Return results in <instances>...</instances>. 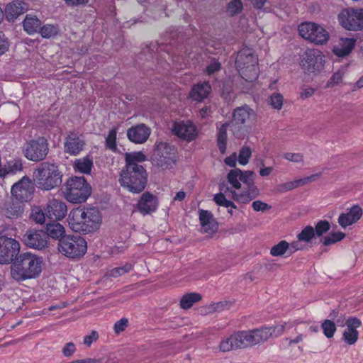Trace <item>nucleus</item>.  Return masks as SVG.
Returning <instances> with one entry per match:
<instances>
[{
	"label": "nucleus",
	"mask_w": 363,
	"mask_h": 363,
	"mask_svg": "<svg viewBox=\"0 0 363 363\" xmlns=\"http://www.w3.org/2000/svg\"><path fill=\"white\" fill-rule=\"evenodd\" d=\"M22 161L18 159L11 160L0 167V177H4L8 175H13L22 171Z\"/></svg>",
	"instance_id": "nucleus-32"
},
{
	"label": "nucleus",
	"mask_w": 363,
	"mask_h": 363,
	"mask_svg": "<svg viewBox=\"0 0 363 363\" xmlns=\"http://www.w3.org/2000/svg\"><path fill=\"white\" fill-rule=\"evenodd\" d=\"M12 197L22 202L29 199L33 193V186L28 177H23L20 181L14 184L11 189Z\"/></svg>",
	"instance_id": "nucleus-21"
},
{
	"label": "nucleus",
	"mask_w": 363,
	"mask_h": 363,
	"mask_svg": "<svg viewBox=\"0 0 363 363\" xmlns=\"http://www.w3.org/2000/svg\"><path fill=\"white\" fill-rule=\"evenodd\" d=\"M67 221L73 231L86 233L99 228L102 216L99 210L95 207H78L69 212Z\"/></svg>",
	"instance_id": "nucleus-2"
},
{
	"label": "nucleus",
	"mask_w": 363,
	"mask_h": 363,
	"mask_svg": "<svg viewBox=\"0 0 363 363\" xmlns=\"http://www.w3.org/2000/svg\"><path fill=\"white\" fill-rule=\"evenodd\" d=\"M60 32L57 25L45 24L40 28L39 33L43 38H51L55 37Z\"/></svg>",
	"instance_id": "nucleus-40"
},
{
	"label": "nucleus",
	"mask_w": 363,
	"mask_h": 363,
	"mask_svg": "<svg viewBox=\"0 0 363 363\" xmlns=\"http://www.w3.org/2000/svg\"><path fill=\"white\" fill-rule=\"evenodd\" d=\"M131 269V264H125L123 267L113 268L109 272V274L111 277H117L130 272Z\"/></svg>",
	"instance_id": "nucleus-53"
},
{
	"label": "nucleus",
	"mask_w": 363,
	"mask_h": 363,
	"mask_svg": "<svg viewBox=\"0 0 363 363\" xmlns=\"http://www.w3.org/2000/svg\"><path fill=\"white\" fill-rule=\"evenodd\" d=\"M361 325V320L355 317L350 318L345 320V323L342 322L340 324V326L345 325L347 327L342 334V338L347 344L352 345L357 341L359 333L357 329L359 328Z\"/></svg>",
	"instance_id": "nucleus-23"
},
{
	"label": "nucleus",
	"mask_w": 363,
	"mask_h": 363,
	"mask_svg": "<svg viewBox=\"0 0 363 363\" xmlns=\"http://www.w3.org/2000/svg\"><path fill=\"white\" fill-rule=\"evenodd\" d=\"M346 67H342L338 70H337L328 80L327 86L332 87L340 84L342 82V78L346 72Z\"/></svg>",
	"instance_id": "nucleus-45"
},
{
	"label": "nucleus",
	"mask_w": 363,
	"mask_h": 363,
	"mask_svg": "<svg viewBox=\"0 0 363 363\" xmlns=\"http://www.w3.org/2000/svg\"><path fill=\"white\" fill-rule=\"evenodd\" d=\"M65 230L64 226L59 223H50L47 225V236H50L53 239H60L64 237Z\"/></svg>",
	"instance_id": "nucleus-39"
},
{
	"label": "nucleus",
	"mask_w": 363,
	"mask_h": 363,
	"mask_svg": "<svg viewBox=\"0 0 363 363\" xmlns=\"http://www.w3.org/2000/svg\"><path fill=\"white\" fill-rule=\"evenodd\" d=\"M243 4L241 0H231L226 7V13L230 16H235L242 11Z\"/></svg>",
	"instance_id": "nucleus-44"
},
{
	"label": "nucleus",
	"mask_w": 363,
	"mask_h": 363,
	"mask_svg": "<svg viewBox=\"0 0 363 363\" xmlns=\"http://www.w3.org/2000/svg\"><path fill=\"white\" fill-rule=\"evenodd\" d=\"M20 252V243L16 239L0 236V264H10Z\"/></svg>",
	"instance_id": "nucleus-15"
},
{
	"label": "nucleus",
	"mask_w": 363,
	"mask_h": 363,
	"mask_svg": "<svg viewBox=\"0 0 363 363\" xmlns=\"http://www.w3.org/2000/svg\"><path fill=\"white\" fill-rule=\"evenodd\" d=\"M356 43L353 38H340L333 48V53L338 57H345L350 54Z\"/></svg>",
	"instance_id": "nucleus-30"
},
{
	"label": "nucleus",
	"mask_w": 363,
	"mask_h": 363,
	"mask_svg": "<svg viewBox=\"0 0 363 363\" xmlns=\"http://www.w3.org/2000/svg\"><path fill=\"white\" fill-rule=\"evenodd\" d=\"M252 152L250 147L247 146L242 147L239 152L238 156V162L240 165L245 166L248 162L251 157Z\"/></svg>",
	"instance_id": "nucleus-49"
},
{
	"label": "nucleus",
	"mask_w": 363,
	"mask_h": 363,
	"mask_svg": "<svg viewBox=\"0 0 363 363\" xmlns=\"http://www.w3.org/2000/svg\"><path fill=\"white\" fill-rule=\"evenodd\" d=\"M315 237L314 228L310 225L306 226L298 235L297 238L299 241L306 243L310 242Z\"/></svg>",
	"instance_id": "nucleus-41"
},
{
	"label": "nucleus",
	"mask_w": 363,
	"mask_h": 363,
	"mask_svg": "<svg viewBox=\"0 0 363 363\" xmlns=\"http://www.w3.org/2000/svg\"><path fill=\"white\" fill-rule=\"evenodd\" d=\"M84 145L85 141L82 135L70 132L65 138L64 152L72 156H77L84 150Z\"/></svg>",
	"instance_id": "nucleus-17"
},
{
	"label": "nucleus",
	"mask_w": 363,
	"mask_h": 363,
	"mask_svg": "<svg viewBox=\"0 0 363 363\" xmlns=\"http://www.w3.org/2000/svg\"><path fill=\"white\" fill-rule=\"evenodd\" d=\"M99 339V334L96 330H92L89 335L84 337L83 342L86 347H90L91 344Z\"/></svg>",
	"instance_id": "nucleus-56"
},
{
	"label": "nucleus",
	"mask_w": 363,
	"mask_h": 363,
	"mask_svg": "<svg viewBox=\"0 0 363 363\" xmlns=\"http://www.w3.org/2000/svg\"><path fill=\"white\" fill-rule=\"evenodd\" d=\"M320 177V173L313 174L308 177H305L303 178L296 179L294 181L288 182L284 183L280 186L281 191H290L294 189H296L298 186H303L306 184H308L311 182H314L317 179Z\"/></svg>",
	"instance_id": "nucleus-34"
},
{
	"label": "nucleus",
	"mask_w": 363,
	"mask_h": 363,
	"mask_svg": "<svg viewBox=\"0 0 363 363\" xmlns=\"http://www.w3.org/2000/svg\"><path fill=\"white\" fill-rule=\"evenodd\" d=\"M43 259L30 252L19 255L11 264V275L17 281L35 279L42 272Z\"/></svg>",
	"instance_id": "nucleus-3"
},
{
	"label": "nucleus",
	"mask_w": 363,
	"mask_h": 363,
	"mask_svg": "<svg viewBox=\"0 0 363 363\" xmlns=\"http://www.w3.org/2000/svg\"><path fill=\"white\" fill-rule=\"evenodd\" d=\"M28 10V4L23 0H13L6 4L4 16L9 22H14L17 18Z\"/></svg>",
	"instance_id": "nucleus-26"
},
{
	"label": "nucleus",
	"mask_w": 363,
	"mask_h": 363,
	"mask_svg": "<svg viewBox=\"0 0 363 363\" xmlns=\"http://www.w3.org/2000/svg\"><path fill=\"white\" fill-rule=\"evenodd\" d=\"M211 87L208 82L199 83L195 85L190 92V97L197 101L206 98L211 92Z\"/></svg>",
	"instance_id": "nucleus-33"
},
{
	"label": "nucleus",
	"mask_w": 363,
	"mask_h": 363,
	"mask_svg": "<svg viewBox=\"0 0 363 363\" xmlns=\"http://www.w3.org/2000/svg\"><path fill=\"white\" fill-rule=\"evenodd\" d=\"M151 129L144 123L132 126L127 130V137L130 141L135 144H143L149 138Z\"/></svg>",
	"instance_id": "nucleus-25"
},
{
	"label": "nucleus",
	"mask_w": 363,
	"mask_h": 363,
	"mask_svg": "<svg viewBox=\"0 0 363 363\" xmlns=\"http://www.w3.org/2000/svg\"><path fill=\"white\" fill-rule=\"evenodd\" d=\"M49 152V144L44 137L27 141L23 147V153L26 159L32 162H40L45 160Z\"/></svg>",
	"instance_id": "nucleus-12"
},
{
	"label": "nucleus",
	"mask_w": 363,
	"mask_h": 363,
	"mask_svg": "<svg viewBox=\"0 0 363 363\" xmlns=\"http://www.w3.org/2000/svg\"><path fill=\"white\" fill-rule=\"evenodd\" d=\"M199 216L201 229L203 232L213 233L217 230L218 223L211 211L200 209Z\"/></svg>",
	"instance_id": "nucleus-29"
},
{
	"label": "nucleus",
	"mask_w": 363,
	"mask_h": 363,
	"mask_svg": "<svg viewBox=\"0 0 363 363\" xmlns=\"http://www.w3.org/2000/svg\"><path fill=\"white\" fill-rule=\"evenodd\" d=\"M248 347L245 331H239L225 337L220 342L218 349L222 352H228Z\"/></svg>",
	"instance_id": "nucleus-16"
},
{
	"label": "nucleus",
	"mask_w": 363,
	"mask_h": 363,
	"mask_svg": "<svg viewBox=\"0 0 363 363\" xmlns=\"http://www.w3.org/2000/svg\"><path fill=\"white\" fill-rule=\"evenodd\" d=\"M213 201L218 206L236 208L235 203L233 201L228 200L222 193L216 194L213 197Z\"/></svg>",
	"instance_id": "nucleus-50"
},
{
	"label": "nucleus",
	"mask_w": 363,
	"mask_h": 363,
	"mask_svg": "<svg viewBox=\"0 0 363 363\" xmlns=\"http://www.w3.org/2000/svg\"><path fill=\"white\" fill-rule=\"evenodd\" d=\"M284 97L280 93H274L269 97L270 106L276 110H281L283 106Z\"/></svg>",
	"instance_id": "nucleus-51"
},
{
	"label": "nucleus",
	"mask_w": 363,
	"mask_h": 363,
	"mask_svg": "<svg viewBox=\"0 0 363 363\" xmlns=\"http://www.w3.org/2000/svg\"><path fill=\"white\" fill-rule=\"evenodd\" d=\"M45 211L46 216L50 220H61L67 213V207L62 200L52 199L48 201Z\"/></svg>",
	"instance_id": "nucleus-19"
},
{
	"label": "nucleus",
	"mask_w": 363,
	"mask_h": 363,
	"mask_svg": "<svg viewBox=\"0 0 363 363\" xmlns=\"http://www.w3.org/2000/svg\"><path fill=\"white\" fill-rule=\"evenodd\" d=\"M255 113L253 110L248 106H244L235 109L233 114L232 122L230 123L231 124V130L235 137H240L238 133V129L240 128L239 125H242L250 121V119L253 117Z\"/></svg>",
	"instance_id": "nucleus-20"
},
{
	"label": "nucleus",
	"mask_w": 363,
	"mask_h": 363,
	"mask_svg": "<svg viewBox=\"0 0 363 363\" xmlns=\"http://www.w3.org/2000/svg\"><path fill=\"white\" fill-rule=\"evenodd\" d=\"M128 325V320L125 318H122L116 321L114 324L113 330L116 334L118 335L123 332Z\"/></svg>",
	"instance_id": "nucleus-54"
},
{
	"label": "nucleus",
	"mask_w": 363,
	"mask_h": 363,
	"mask_svg": "<svg viewBox=\"0 0 363 363\" xmlns=\"http://www.w3.org/2000/svg\"><path fill=\"white\" fill-rule=\"evenodd\" d=\"M201 300V295L199 293H189L184 294L180 300V306L183 309L190 308L194 303Z\"/></svg>",
	"instance_id": "nucleus-38"
},
{
	"label": "nucleus",
	"mask_w": 363,
	"mask_h": 363,
	"mask_svg": "<svg viewBox=\"0 0 363 363\" xmlns=\"http://www.w3.org/2000/svg\"><path fill=\"white\" fill-rule=\"evenodd\" d=\"M91 193V187L83 177H73L66 182L65 198L73 203L85 202Z\"/></svg>",
	"instance_id": "nucleus-7"
},
{
	"label": "nucleus",
	"mask_w": 363,
	"mask_h": 363,
	"mask_svg": "<svg viewBox=\"0 0 363 363\" xmlns=\"http://www.w3.org/2000/svg\"><path fill=\"white\" fill-rule=\"evenodd\" d=\"M147 157L141 151L127 152L125 155V162L126 166L143 167L138 164V162H145Z\"/></svg>",
	"instance_id": "nucleus-37"
},
{
	"label": "nucleus",
	"mask_w": 363,
	"mask_h": 363,
	"mask_svg": "<svg viewBox=\"0 0 363 363\" xmlns=\"http://www.w3.org/2000/svg\"><path fill=\"white\" fill-rule=\"evenodd\" d=\"M118 128H111L106 138V147L113 152L117 150L116 135Z\"/></svg>",
	"instance_id": "nucleus-42"
},
{
	"label": "nucleus",
	"mask_w": 363,
	"mask_h": 363,
	"mask_svg": "<svg viewBox=\"0 0 363 363\" xmlns=\"http://www.w3.org/2000/svg\"><path fill=\"white\" fill-rule=\"evenodd\" d=\"M138 211L143 215L155 212L158 207V201L155 196L149 192H145L137 203Z\"/></svg>",
	"instance_id": "nucleus-28"
},
{
	"label": "nucleus",
	"mask_w": 363,
	"mask_h": 363,
	"mask_svg": "<svg viewBox=\"0 0 363 363\" xmlns=\"http://www.w3.org/2000/svg\"><path fill=\"white\" fill-rule=\"evenodd\" d=\"M40 26V20L32 15H26L23 21V29L29 35H33L39 31Z\"/></svg>",
	"instance_id": "nucleus-35"
},
{
	"label": "nucleus",
	"mask_w": 363,
	"mask_h": 363,
	"mask_svg": "<svg viewBox=\"0 0 363 363\" xmlns=\"http://www.w3.org/2000/svg\"><path fill=\"white\" fill-rule=\"evenodd\" d=\"M252 206L255 211H266L271 208V206L262 201H255Z\"/></svg>",
	"instance_id": "nucleus-59"
},
{
	"label": "nucleus",
	"mask_w": 363,
	"mask_h": 363,
	"mask_svg": "<svg viewBox=\"0 0 363 363\" xmlns=\"http://www.w3.org/2000/svg\"><path fill=\"white\" fill-rule=\"evenodd\" d=\"M2 213L8 218L17 219L23 215L24 212L23 202L13 197L6 200L1 206Z\"/></svg>",
	"instance_id": "nucleus-24"
},
{
	"label": "nucleus",
	"mask_w": 363,
	"mask_h": 363,
	"mask_svg": "<svg viewBox=\"0 0 363 363\" xmlns=\"http://www.w3.org/2000/svg\"><path fill=\"white\" fill-rule=\"evenodd\" d=\"M93 166V160L89 155L76 159L73 163V169L74 172L84 174H89Z\"/></svg>",
	"instance_id": "nucleus-31"
},
{
	"label": "nucleus",
	"mask_w": 363,
	"mask_h": 363,
	"mask_svg": "<svg viewBox=\"0 0 363 363\" xmlns=\"http://www.w3.org/2000/svg\"><path fill=\"white\" fill-rule=\"evenodd\" d=\"M57 245L60 253L72 259L82 257L87 250L86 240L79 235H65L60 239Z\"/></svg>",
	"instance_id": "nucleus-8"
},
{
	"label": "nucleus",
	"mask_w": 363,
	"mask_h": 363,
	"mask_svg": "<svg viewBox=\"0 0 363 363\" xmlns=\"http://www.w3.org/2000/svg\"><path fill=\"white\" fill-rule=\"evenodd\" d=\"M321 328L324 335L327 338H332L336 331V325L330 320H325L322 324Z\"/></svg>",
	"instance_id": "nucleus-46"
},
{
	"label": "nucleus",
	"mask_w": 363,
	"mask_h": 363,
	"mask_svg": "<svg viewBox=\"0 0 363 363\" xmlns=\"http://www.w3.org/2000/svg\"><path fill=\"white\" fill-rule=\"evenodd\" d=\"M147 174L143 167L126 166L122 169L119 183L121 186L133 194L142 192L147 184Z\"/></svg>",
	"instance_id": "nucleus-5"
},
{
	"label": "nucleus",
	"mask_w": 363,
	"mask_h": 363,
	"mask_svg": "<svg viewBox=\"0 0 363 363\" xmlns=\"http://www.w3.org/2000/svg\"><path fill=\"white\" fill-rule=\"evenodd\" d=\"M315 93V89L312 87H303L300 93V97L302 99H306L311 97Z\"/></svg>",
	"instance_id": "nucleus-61"
},
{
	"label": "nucleus",
	"mask_w": 363,
	"mask_h": 363,
	"mask_svg": "<svg viewBox=\"0 0 363 363\" xmlns=\"http://www.w3.org/2000/svg\"><path fill=\"white\" fill-rule=\"evenodd\" d=\"M48 236L46 233L43 230L28 231L24 238L25 243L27 246L42 250L48 245Z\"/></svg>",
	"instance_id": "nucleus-27"
},
{
	"label": "nucleus",
	"mask_w": 363,
	"mask_h": 363,
	"mask_svg": "<svg viewBox=\"0 0 363 363\" xmlns=\"http://www.w3.org/2000/svg\"><path fill=\"white\" fill-rule=\"evenodd\" d=\"M62 352L65 357H70L76 352V346L72 342H67L62 348Z\"/></svg>",
	"instance_id": "nucleus-58"
},
{
	"label": "nucleus",
	"mask_w": 363,
	"mask_h": 363,
	"mask_svg": "<svg viewBox=\"0 0 363 363\" xmlns=\"http://www.w3.org/2000/svg\"><path fill=\"white\" fill-rule=\"evenodd\" d=\"M330 229V223L326 220H320L317 223L314 229L315 234L318 236H321L323 234L328 232Z\"/></svg>",
	"instance_id": "nucleus-52"
},
{
	"label": "nucleus",
	"mask_w": 363,
	"mask_h": 363,
	"mask_svg": "<svg viewBox=\"0 0 363 363\" xmlns=\"http://www.w3.org/2000/svg\"><path fill=\"white\" fill-rule=\"evenodd\" d=\"M255 176L253 171H242L238 168L231 169L228 173L226 179L233 188L239 190L242 186L241 182L247 186V189L245 191L233 192V198L235 201L246 204L259 195V191L254 182Z\"/></svg>",
	"instance_id": "nucleus-1"
},
{
	"label": "nucleus",
	"mask_w": 363,
	"mask_h": 363,
	"mask_svg": "<svg viewBox=\"0 0 363 363\" xmlns=\"http://www.w3.org/2000/svg\"><path fill=\"white\" fill-rule=\"evenodd\" d=\"M238 162V158L236 152H233L230 156L227 157L224 160V163L230 167L235 168L237 165V162Z\"/></svg>",
	"instance_id": "nucleus-60"
},
{
	"label": "nucleus",
	"mask_w": 363,
	"mask_h": 363,
	"mask_svg": "<svg viewBox=\"0 0 363 363\" xmlns=\"http://www.w3.org/2000/svg\"><path fill=\"white\" fill-rule=\"evenodd\" d=\"M273 170L274 169L272 167H263L259 170V175L263 177H267L272 172Z\"/></svg>",
	"instance_id": "nucleus-64"
},
{
	"label": "nucleus",
	"mask_w": 363,
	"mask_h": 363,
	"mask_svg": "<svg viewBox=\"0 0 363 363\" xmlns=\"http://www.w3.org/2000/svg\"><path fill=\"white\" fill-rule=\"evenodd\" d=\"M235 65L240 77L246 82H254L259 74L257 56L248 48L241 49L236 57Z\"/></svg>",
	"instance_id": "nucleus-6"
},
{
	"label": "nucleus",
	"mask_w": 363,
	"mask_h": 363,
	"mask_svg": "<svg viewBox=\"0 0 363 363\" xmlns=\"http://www.w3.org/2000/svg\"><path fill=\"white\" fill-rule=\"evenodd\" d=\"M153 160L162 169H169L175 163L176 150L174 147L160 142L156 144L154 149Z\"/></svg>",
	"instance_id": "nucleus-13"
},
{
	"label": "nucleus",
	"mask_w": 363,
	"mask_h": 363,
	"mask_svg": "<svg viewBox=\"0 0 363 363\" xmlns=\"http://www.w3.org/2000/svg\"><path fill=\"white\" fill-rule=\"evenodd\" d=\"M293 325L289 323L277 324L271 327H264L252 330L245 331L248 346L259 344L269 338L280 336L286 328H292Z\"/></svg>",
	"instance_id": "nucleus-9"
},
{
	"label": "nucleus",
	"mask_w": 363,
	"mask_h": 363,
	"mask_svg": "<svg viewBox=\"0 0 363 363\" xmlns=\"http://www.w3.org/2000/svg\"><path fill=\"white\" fill-rule=\"evenodd\" d=\"M363 215L362 208L359 205H353L344 213L340 214L337 222L342 228L345 229L347 227L357 223Z\"/></svg>",
	"instance_id": "nucleus-22"
},
{
	"label": "nucleus",
	"mask_w": 363,
	"mask_h": 363,
	"mask_svg": "<svg viewBox=\"0 0 363 363\" xmlns=\"http://www.w3.org/2000/svg\"><path fill=\"white\" fill-rule=\"evenodd\" d=\"M340 24L349 30L363 29V9H345L338 15Z\"/></svg>",
	"instance_id": "nucleus-14"
},
{
	"label": "nucleus",
	"mask_w": 363,
	"mask_h": 363,
	"mask_svg": "<svg viewBox=\"0 0 363 363\" xmlns=\"http://www.w3.org/2000/svg\"><path fill=\"white\" fill-rule=\"evenodd\" d=\"M10 44L5 34L0 31V56L5 54L9 48Z\"/></svg>",
	"instance_id": "nucleus-55"
},
{
	"label": "nucleus",
	"mask_w": 363,
	"mask_h": 363,
	"mask_svg": "<svg viewBox=\"0 0 363 363\" xmlns=\"http://www.w3.org/2000/svg\"><path fill=\"white\" fill-rule=\"evenodd\" d=\"M283 158L285 160L298 163L303 161V156L299 153L286 152L283 155Z\"/></svg>",
	"instance_id": "nucleus-57"
},
{
	"label": "nucleus",
	"mask_w": 363,
	"mask_h": 363,
	"mask_svg": "<svg viewBox=\"0 0 363 363\" xmlns=\"http://www.w3.org/2000/svg\"><path fill=\"white\" fill-rule=\"evenodd\" d=\"M172 130L177 137L189 142L194 140L198 135L196 127L190 121L175 122Z\"/></svg>",
	"instance_id": "nucleus-18"
},
{
	"label": "nucleus",
	"mask_w": 363,
	"mask_h": 363,
	"mask_svg": "<svg viewBox=\"0 0 363 363\" xmlns=\"http://www.w3.org/2000/svg\"><path fill=\"white\" fill-rule=\"evenodd\" d=\"M301 241H299L298 240L297 241H294L291 243L289 244V249L291 253H293L298 250H301L303 249V245L301 243Z\"/></svg>",
	"instance_id": "nucleus-63"
},
{
	"label": "nucleus",
	"mask_w": 363,
	"mask_h": 363,
	"mask_svg": "<svg viewBox=\"0 0 363 363\" xmlns=\"http://www.w3.org/2000/svg\"><path fill=\"white\" fill-rule=\"evenodd\" d=\"M289 249V243L285 240H281L271 248L270 254L274 257L281 256L284 255Z\"/></svg>",
	"instance_id": "nucleus-43"
},
{
	"label": "nucleus",
	"mask_w": 363,
	"mask_h": 363,
	"mask_svg": "<svg viewBox=\"0 0 363 363\" xmlns=\"http://www.w3.org/2000/svg\"><path fill=\"white\" fill-rule=\"evenodd\" d=\"M325 55L315 48L307 49L300 57V67L306 74H316L324 67Z\"/></svg>",
	"instance_id": "nucleus-11"
},
{
	"label": "nucleus",
	"mask_w": 363,
	"mask_h": 363,
	"mask_svg": "<svg viewBox=\"0 0 363 363\" xmlns=\"http://www.w3.org/2000/svg\"><path fill=\"white\" fill-rule=\"evenodd\" d=\"M220 64L218 61H213L207 67L206 72L208 74H213L216 71L219 70Z\"/></svg>",
	"instance_id": "nucleus-62"
},
{
	"label": "nucleus",
	"mask_w": 363,
	"mask_h": 363,
	"mask_svg": "<svg viewBox=\"0 0 363 363\" xmlns=\"http://www.w3.org/2000/svg\"><path fill=\"white\" fill-rule=\"evenodd\" d=\"M228 126L231 127L230 123L221 124L220 127H218L217 145L221 154L226 152L227 129Z\"/></svg>",
	"instance_id": "nucleus-36"
},
{
	"label": "nucleus",
	"mask_w": 363,
	"mask_h": 363,
	"mask_svg": "<svg viewBox=\"0 0 363 363\" xmlns=\"http://www.w3.org/2000/svg\"><path fill=\"white\" fill-rule=\"evenodd\" d=\"M45 211H43L40 207L35 206L32 208L30 218L36 223L43 224L45 222Z\"/></svg>",
	"instance_id": "nucleus-48"
},
{
	"label": "nucleus",
	"mask_w": 363,
	"mask_h": 363,
	"mask_svg": "<svg viewBox=\"0 0 363 363\" xmlns=\"http://www.w3.org/2000/svg\"><path fill=\"white\" fill-rule=\"evenodd\" d=\"M33 180L38 189L50 191L60 186L62 174L55 164L43 162L35 170Z\"/></svg>",
	"instance_id": "nucleus-4"
},
{
	"label": "nucleus",
	"mask_w": 363,
	"mask_h": 363,
	"mask_svg": "<svg viewBox=\"0 0 363 363\" xmlns=\"http://www.w3.org/2000/svg\"><path fill=\"white\" fill-rule=\"evenodd\" d=\"M345 237V234L344 233H332L323 238V243L324 245L328 246L342 240Z\"/></svg>",
	"instance_id": "nucleus-47"
},
{
	"label": "nucleus",
	"mask_w": 363,
	"mask_h": 363,
	"mask_svg": "<svg viewBox=\"0 0 363 363\" xmlns=\"http://www.w3.org/2000/svg\"><path fill=\"white\" fill-rule=\"evenodd\" d=\"M300 35L305 40L315 45H325L330 38L329 32L321 24L305 21L298 25Z\"/></svg>",
	"instance_id": "nucleus-10"
}]
</instances>
